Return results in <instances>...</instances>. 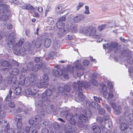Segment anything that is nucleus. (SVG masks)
<instances>
[{
    "label": "nucleus",
    "instance_id": "864d4df0",
    "mask_svg": "<svg viewBox=\"0 0 133 133\" xmlns=\"http://www.w3.org/2000/svg\"><path fill=\"white\" fill-rule=\"evenodd\" d=\"M121 107L120 106L117 107L116 108L114 109L115 110V112L117 115H119L120 113Z\"/></svg>",
    "mask_w": 133,
    "mask_h": 133
},
{
    "label": "nucleus",
    "instance_id": "774afa93",
    "mask_svg": "<svg viewBox=\"0 0 133 133\" xmlns=\"http://www.w3.org/2000/svg\"><path fill=\"white\" fill-rule=\"evenodd\" d=\"M30 30L28 29H26L25 30V34L28 37L30 36Z\"/></svg>",
    "mask_w": 133,
    "mask_h": 133
},
{
    "label": "nucleus",
    "instance_id": "393cba45",
    "mask_svg": "<svg viewBox=\"0 0 133 133\" xmlns=\"http://www.w3.org/2000/svg\"><path fill=\"white\" fill-rule=\"evenodd\" d=\"M75 64L74 65V67L76 70H79L82 69V67L81 63L79 62V61H76L75 62Z\"/></svg>",
    "mask_w": 133,
    "mask_h": 133
},
{
    "label": "nucleus",
    "instance_id": "f704fd0d",
    "mask_svg": "<svg viewBox=\"0 0 133 133\" xmlns=\"http://www.w3.org/2000/svg\"><path fill=\"white\" fill-rule=\"evenodd\" d=\"M120 129L123 131L127 129L128 127V125L126 123L122 122L120 124Z\"/></svg>",
    "mask_w": 133,
    "mask_h": 133
},
{
    "label": "nucleus",
    "instance_id": "6e6d98bb",
    "mask_svg": "<svg viewBox=\"0 0 133 133\" xmlns=\"http://www.w3.org/2000/svg\"><path fill=\"white\" fill-rule=\"evenodd\" d=\"M68 114V112L66 111H64L61 112L60 115L61 116L65 117Z\"/></svg>",
    "mask_w": 133,
    "mask_h": 133
},
{
    "label": "nucleus",
    "instance_id": "0e129e2a",
    "mask_svg": "<svg viewBox=\"0 0 133 133\" xmlns=\"http://www.w3.org/2000/svg\"><path fill=\"white\" fill-rule=\"evenodd\" d=\"M94 98L95 101L98 102L99 103L100 102V100H102V98L100 97L94 96Z\"/></svg>",
    "mask_w": 133,
    "mask_h": 133
},
{
    "label": "nucleus",
    "instance_id": "72a5a7b5",
    "mask_svg": "<svg viewBox=\"0 0 133 133\" xmlns=\"http://www.w3.org/2000/svg\"><path fill=\"white\" fill-rule=\"evenodd\" d=\"M12 82H13V84L12 86V88L14 89H15L17 88V82L16 81V77L12 78Z\"/></svg>",
    "mask_w": 133,
    "mask_h": 133
},
{
    "label": "nucleus",
    "instance_id": "9d476101",
    "mask_svg": "<svg viewBox=\"0 0 133 133\" xmlns=\"http://www.w3.org/2000/svg\"><path fill=\"white\" fill-rule=\"evenodd\" d=\"M53 72L54 73L55 76L59 77L63 74L64 78L66 79L68 78L67 72L65 71L64 70H62L61 68H58L56 70H54Z\"/></svg>",
    "mask_w": 133,
    "mask_h": 133
},
{
    "label": "nucleus",
    "instance_id": "6ab92c4d",
    "mask_svg": "<svg viewBox=\"0 0 133 133\" xmlns=\"http://www.w3.org/2000/svg\"><path fill=\"white\" fill-rule=\"evenodd\" d=\"M29 78L28 77L25 78L24 75H21L19 78V83L21 85H23L25 83V79H27V80H28L29 81Z\"/></svg>",
    "mask_w": 133,
    "mask_h": 133
},
{
    "label": "nucleus",
    "instance_id": "4be33fe9",
    "mask_svg": "<svg viewBox=\"0 0 133 133\" xmlns=\"http://www.w3.org/2000/svg\"><path fill=\"white\" fill-rule=\"evenodd\" d=\"M22 8L23 9H27L29 10H31L35 11V9L30 4H24L22 6Z\"/></svg>",
    "mask_w": 133,
    "mask_h": 133
},
{
    "label": "nucleus",
    "instance_id": "8fccbe9b",
    "mask_svg": "<svg viewBox=\"0 0 133 133\" xmlns=\"http://www.w3.org/2000/svg\"><path fill=\"white\" fill-rule=\"evenodd\" d=\"M6 113L5 111L3 110H0V118L2 119L4 117Z\"/></svg>",
    "mask_w": 133,
    "mask_h": 133
},
{
    "label": "nucleus",
    "instance_id": "412c9836",
    "mask_svg": "<svg viewBox=\"0 0 133 133\" xmlns=\"http://www.w3.org/2000/svg\"><path fill=\"white\" fill-rule=\"evenodd\" d=\"M73 125H68L66 127V129L65 131V133H73L75 132L76 130V129L74 128V129H72Z\"/></svg>",
    "mask_w": 133,
    "mask_h": 133
},
{
    "label": "nucleus",
    "instance_id": "052dcab7",
    "mask_svg": "<svg viewBox=\"0 0 133 133\" xmlns=\"http://www.w3.org/2000/svg\"><path fill=\"white\" fill-rule=\"evenodd\" d=\"M23 109L21 108L18 107L16 109L14 110V113H20L23 111Z\"/></svg>",
    "mask_w": 133,
    "mask_h": 133
},
{
    "label": "nucleus",
    "instance_id": "c9c22d12",
    "mask_svg": "<svg viewBox=\"0 0 133 133\" xmlns=\"http://www.w3.org/2000/svg\"><path fill=\"white\" fill-rule=\"evenodd\" d=\"M33 92L30 89H27L25 90L24 94L26 96L30 95H32Z\"/></svg>",
    "mask_w": 133,
    "mask_h": 133
},
{
    "label": "nucleus",
    "instance_id": "49530a36",
    "mask_svg": "<svg viewBox=\"0 0 133 133\" xmlns=\"http://www.w3.org/2000/svg\"><path fill=\"white\" fill-rule=\"evenodd\" d=\"M10 63H11V65L12 64H14L15 66H18V63L16 61L14 60L13 59H9Z\"/></svg>",
    "mask_w": 133,
    "mask_h": 133
},
{
    "label": "nucleus",
    "instance_id": "37998d69",
    "mask_svg": "<svg viewBox=\"0 0 133 133\" xmlns=\"http://www.w3.org/2000/svg\"><path fill=\"white\" fill-rule=\"evenodd\" d=\"M33 91L34 92L32 95L35 98H38L40 97L41 96V95H39L38 93L36 92V91H34V90H33Z\"/></svg>",
    "mask_w": 133,
    "mask_h": 133
},
{
    "label": "nucleus",
    "instance_id": "13d9d810",
    "mask_svg": "<svg viewBox=\"0 0 133 133\" xmlns=\"http://www.w3.org/2000/svg\"><path fill=\"white\" fill-rule=\"evenodd\" d=\"M57 90L58 92L61 93H63L64 92V87L63 88L62 87L59 86L58 87Z\"/></svg>",
    "mask_w": 133,
    "mask_h": 133
},
{
    "label": "nucleus",
    "instance_id": "603ef678",
    "mask_svg": "<svg viewBox=\"0 0 133 133\" xmlns=\"http://www.w3.org/2000/svg\"><path fill=\"white\" fill-rule=\"evenodd\" d=\"M46 95L48 96H50L52 95V90L49 89H47L46 90Z\"/></svg>",
    "mask_w": 133,
    "mask_h": 133
},
{
    "label": "nucleus",
    "instance_id": "6e6552de",
    "mask_svg": "<svg viewBox=\"0 0 133 133\" xmlns=\"http://www.w3.org/2000/svg\"><path fill=\"white\" fill-rule=\"evenodd\" d=\"M108 84L110 87V91L109 92H104L103 93V96L104 97L107 99H110L113 97L114 95L113 93L114 92V90L113 89V87L111 82H108Z\"/></svg>",
    "mask_w": 133,
    "mask_h": 133
},
{
    "label": "nucleus",
    "instance_id": "a18cd8bd",
    "mask_svg": "<svg viewBox=\"0 0 133 133\" xmlns=\"http://www.w3.org/2000/svg\"><path fill=\"white\" fill-rule=\"evenodd\" d=\"M10 69L9 68H3L1 69V71L3 74H6Z\"/></svg>",
    "mask_w": 133,
    "mask_h": 133
},
{
    "label": "nucleus",
    "instance_id": "4d7b16f0",
    "mask_svg": "<svg viewBox=\"0 0 133 133\" xmlns=\"http://www.w3.org/2000/svg\"><path fill=\"white\" fill-rule=\"evenodd\" d=\"M47 22L49 24H53L54 23L53 19L51 17L49 18H48Z\"/></svg>",
    "mask_w": 133,
    "mask_h": 133
},
{
    "label": "nucleus",
    "instance_id": "473e14b6",
    "mask_svg": "<svg viewBox=\"0 0 133 133\" xmlns=\"http://www.w3.org/2000/svg\"><path fill=\"white\" fill-rule=\"evenodd\" d=\"M41 122V125L42 127H44L48 126L49 124V122L46 119H45L42 121L41 120L39 122Z\"/></svg>",
    "mask_w": 133,
    "mask_h": 133
},
{
    "label": "nucleus",
    "instance_id": "20e7f679",
    "mask_svg": "<svg viewBox=\"0 0 133 133\" xmlns=\"http://www.w3.org/2000/svg\"><path fill=\"white\" fill-rule=\"evenodd\" d=\"M37 79L33 81V83L34 84L32 90L37 91V88H47L49 84L47 82H43L42 80H40V77H38Z\"/></svg>",
    "mask_w": 133,
    "mask_h": 133
},
{
    "label": "nucleus",
    "instance_id": "3c124183",
    "mask_svg": "<svg viewBox=\"0 0 133 133\" xmlns=\"http://www.w3.org/2000/svg\"><path fill=\"white\" fill-rule=\"evenodd\" d=\"M36 75L33 74H30V80L32 81V82L33 81H35L38 78L36 77Z\"/></svg>",
    "mask_w": 133,
    "mask_h": 133
},
{
    "label": "nucleus",
    "instance_id": "2f4dec72",
    "mask_svg": "<svg viewBox=\"0 0 133 133\" xmlns=\"http://www.w3.org/2000/svg\"><path fill=\"white\" fill-rule=\"evenodd\" d=\"M27 69L29 71H31L34 70V64L32 62H30L27 65Z\"/></svg>",
    "mask_w": 133,
    "mask_h": 133
},
{
    "label": "nucleus",
    "instance_id": "5701e85b",
    "mask_svg": "<svg viewBox=\"0 0 133 133\" xmlns=\"http://www.w3.org/2000/svg\"><path fill=\"white\" fill-rule=\"evenodd\" d=\"M91 129L94 133H100V129L99 127L97 125H92Z\"/></svg>",
    "mask_w": 133,
    "mask_h": 133
},
{
    "label": "nucleus",
    "instance_id": "2eb2a0df",
    "mask_svg": "<svg viewBox=\"0 0 133 133\" xmlns=\"http://www.w3.org/2000/svg\"><path fill=\"white\" fill-rule=\"evenodd\" d=\"M12 81V77H8L5 79H4L3 83V86L4 88H6L8 84H10Z\"/></svg>",
    "mask_w": 133,
    "mask_h": 133
},
{
    "label": "nucleus",
    "instance_id": "a878e982",
    "mask_svg": "<svg viewBox=\"0 0 133 133\" xmlns=\"http://www.w3.org/2000/svg\"><path fill=\"white\" fill-rule=\"evenodd\" d=\"M75 64L74 65V67L76 70H79L82 69V67L81 63L79 62V61H76L75 62Z\"/></svg>",
    "mask_w": 133,
    "mask_h": 133
},
{
    "label": "nucleus",
    "instance_id": "aec40b11",
    "mask_svg": "<svg viewBox=\"0 0 133 133\" xmlns=\"http://www.w3.org/2000/svg\"><path fill=\"white\" fill-rule=\"evenodd\" d=\"M68 32V31L66 29H60L58 32V35L59 37H61Z\"/></svg>",
    "mask_w": 133,
    "mask_h": 133
},
{
    "label": "nucleus",
    "instance_id": "a19ab883",
    "mask_svg": "<svg viewBox=\"0 0 133 133\" xmlns=\"http://www.w3.org/2000/svg\"><path fill=\"white\" fill-rule=\"evenodd\" d=\"M11 74L12 75H16L19 73V70L17 68H14L11 70Z\"/></svg>",
    "mask_w": 133,
    "mask_h": 133
},
{
    "label": "nucleus",
    "instance_id": "c85d7f7f",
    "mask_svg": "<svg viewBox=\"0 0 133 133\" xmlns=\"http://www.w3.org/2000/svg\"><path fill=\"white\" fill-rule=\"evenodd\" d=\"M104 123V126L107 128L109 129L112 127V124L111 121L106 120Z\"/></svg>",
    "mask_w": 133,
    "mask_h": 133
},
{
    "label": "nucleus",
    "instance_id": "e2e57ef3",
    "mask_svg": "<svg viewBox=\"0 0 133 133\" xmlns=\"http://www.w3.org/2000/svg\"><path fill=\"white\" fill-rule=\"evenodd\" d=\"M64 91L69 92L70 90V88L69 86L67 85H65L64 86Z\"/></svg>",
    "mask_w": 133,
    "mask_h": 133
},
{
    "label": "nucleus",
    "instance_id": "680f3d73",
    "mask_svg": "<svg viewBox=\"0 0 133 133\" xmlns=\"http://www.w3.org/2000/svg\"><path fill=\"white\" fill-rule=\"evenodd\" d=\"M103 106L107 109L108 111L110 112L111 111V108L109 106L106 104H104L103 105Z\"/></svg>",
    "mask_w": 133,
    "mask_h": 133
},
{
    "label": "nucleus",
    "instance_id": "09e8293b",
    "mask_svg": "<svg viewBox=\"0 0 133 133\" xmlns=\"http://www.w3.org/2000/svg\"><path fill=\"white\" fill-rule=\"evenodd\" d=\"M42 133H54L52 131H49L46 128H43L42 130Z\"/></svg>",
    "mask_w": 133,
    "mask_h": 133
},
{
    "label": "nucleus",
    "instance_id": "7ed1b4c3",
    "mask_svg": "<svg viewBox=\"0 0 133 133\" xmlns=\"http://www.w3.org/2000/svg\"><path fill=\"white\" fill-rule=\"evenodd\" d=\"M9 6L6 4H3L0 1V15H2L1 19L3 21H5L10 14V11L8 9Z\"/></svg>",
    "mask_w": 133,
    "mask_h": 133
},
{
    "label": "nucleus",
    "instance_id": "423d86ee",
    "mask_svg": "<svg viewBox=\"0 0 133 133\" xmlns=\"http://www.w3.org/2000/svg\"><path fill=\"white\" fill-rule=\"evenodd\" d=\"M118 46L117 43L115 42H112L109 43L108 42L106 44L103 45V48L106 49L108 48L110 50H114L115 53H116L119 51L121 48L120 46Z\"/></svg>",
    "mask_w": 133,
    "mask_h": 133
},
{
    "label": "nucleus",
    "instance_id": "bf43d9fd",
    "mask_svg": "<svg viewBox=\"0 0 133 133\" xmlns=\"http://www.w3.org/2000/svg\"><path fill=\"white\" fill-rule=\"evenodd\" d=\"M62 5H58L55 9V10L57 12L60 11L62 9Z\"/></svg>",
    "mask_w": 133,
    "mask_h": 133
},
{
    "label": "nucleus",
    "instance_id": "b1692460",
    "mask_svg": "<svg viewBox=\"0 0 133 133\" xmlns=\"http://www.w3.org/2000/svg\"><path fill=\"white\" fill-rule=\"evenodd\" d=\"M1 64L2 66L8 67L10 69H11L12 67L11 63H10L9 60L8 61H4L2 62Z\"/></svg>",
    "mask_w": 133,
    "mask_h": 133
},
{
    "label": "nucleus",
    "instance_id": "5fc2aeb1",
    "mask_svg": "<svg viewBox=\"0 0 133 133\" xmlns=\"http://www.w3.org/2000/svg\"><path fill=\"white\" fill-rule=\"evenodd\" d=\"M124 53L125 56L127 57H129L130 56V52L128 49H127L125 51Z\"/></svg>",
    "mask_w": 133,
    "mask_h": 133
},
{
    "label": "nucleus",
    "instance_id": "ddd939ff",
    "mask_svg": "<svg viewBox=\"0 0 133 133\" xmlns=\"http://www.w3.org/2000/svg\"><path fill=\"white\" fill-rule=\"evenodd\" d=\"M66 29L68 31V32H70L73 33L76 32L78 30L77 27L71 23L68 24V25L67 26Z\"/></svg>",
    "mask_w": 133,
    "mask_h": 133
},
{
    "label": "nucleus",
    "instance_id": "58836bf2",
    "mask_svg": "<svg viewBox=\"0 0 133 133\" xmlns=\"http://www.w3.org/2000/svg\"><path fill=\"white\" fill-rule=\"evenodd\" d=\"M85 117H86L87 119V120L86 121H83V122H87L88 121V117H91L92 116V114L90 110H88L87 111L85 114V115H84L83 114H82Z\"/></svg>",
    "mask_w": 133,
    "mask_h": 133
},
{
    "label": "nucleus",
    "instance_id": "f3484780",
    "mask_svg": "<svg viewBox=\"0 0 133 133\" xmlns=\"http://www.w3.org/2000/svg\"><path fill=\"white\" fill-rule=\"evenodd\" d=\"M41 42L39 39H37L36 41H33L32 42V48H34L35 46L39 48L41 45Z\"/></svg>",
    "mask_w": 133,
    "mask_h": 133
},
{
    "label": "nucleus",
    "instance_id": "39448f33",
    "mask_svg": "<svg viewBox=\"0 0 133 133\" xmlns=\"http://www.w3.org/2000/svg\"><path fill=\"white\" fill-rule=\"evenodd\" d=\"M24 42V39H20L17 44L16 43V45L15 43L14 44V46L12 48H14V53L15 54L17 55H21L22 56L25 55L23 50V48H19Z\"/></svg>",
    "mask_w": 133,
    "mask_h": 133
},
{
    "label": "nucleus",
    "instance_id": "9b49d317",
    "mask_svg": "<svg viewBox=\"0 0 133 133\" xmlns=\"http://www.w3.org/2000/svg\"><path fill=\"white\" fill-rule=\"evenodd\" d=\"M124 109L126 111L123 113V116H127L129 115V117L130 120L129 124L133 126V113L130 114H128V112H129L130 110V109L128 107L125 106L124 107Z\"/></svg>",
    "mask_w": 133,
    "mask_h": 133
},
{
    "label": "nucleus",
    "instance_id": "e433bc0d",
    "mask_svg": "<svg viewBox=\"0 0 133 133\" xmlns=\"http://www.w3.org/2000/svg\"><path fill=\"white\" fill-rule=\"evenodd\" d=\"M48 96L45 93L43 94L42 96V100L43 101L49 102L50 101V99Z\"/></svg>",
    "mask_w": 133,
    "mask_h": 133
},
{
    "label": "nucleus",
    "instance_id": "0eeeda50",
    "mask_svg": "<svg viewBox=\"0 0 133 133\" xmlns=\"http://www.w3.org/2000/svg\"><path fill=\"white\" fill-rule=\"evenodd\" d=\"M15 33H12L6 39L7 41V46L9 50H11L14 46V44L15 43L14 38L15 36Z\"/></svg>",
    "mask_w": 133,
    "mask_h": 133
},
{
    "label": "nucleus",
    "instance_id": "cd10ccee",
    "mask_svg": "<svg viewBox=\"0 0 133 133\" xmlns=\"http://www.w3.org/2000/svg\"><path fill=\"white\" fill-rule=\"evenodd\" d=\"M56 27L60 29H65L64 28V24L63 22H61L60 21H58L56 24Z\"/></svg>",
    "mask_w": 133,
    "mask_h": 133
},
{
    "label": "nucleus",
    "instance_id": "c03bdc74",
    "mask_svg": "<svg viewBox=\"0 0 133 133\" xmlns=\"http://www.w3.org/2000/svg\"><path fill=\"white\" fill-rule=\"evenodd\" d=\"M107 24H103L98 26V29L99 31H101L105 28H108Z\"/></svg>",
    "mask_w": 133,
    "mask_h": 133
},
{
    "label": "nucleus",
    "instance_id": "f8f14e48",
    "mask_svg": "<svg viewBox=\"0 0 133 133\" xmlns=\"http://www.w3.org/2000/svg\"><path fill=\"white\" fill-rule=\"evenodd\" d=\"M9 125L6 124L5 126H2V129L1 130L0 133H14V131L11 128L9 129Z\"/></svg>",
    "mask_w": 133,
    "mask_h": 133
},
{
    "label": "nucleus",
    "instance_id": "7c9ffc66",
    "mask_svg": "<svg viewBox=\"0 0 133 133\" xmlns=\"http://www.w3.org/2000/svg\"><path fill=\"white\" fill-rule=\"evenodd\" d=\"M51 43V41L50 39L47 38L45 39L44 44V46L46 48L49 47Z\"/></svg>",
    "mask_w": 133,
    "mask_h": 133
},
{
    "label": "nucleus",
    "instance_id": "1a4fd4ad",
    "mask_svg": "<svg viewBox=\"0 0 133 133\" xmlns=\"http://www.w3.org/2000/svg\"><path fill=\"white\" fill-rule=\"evenodd\" d=\"M41 118L38 115H36L35 116V121L32 119H30L29 121V123L30 125H32L33 126H34L37 129H40L39 124L38 123L36 122H39L41 120Z\"/></svg>",
    "mask_w": 133,
    "mask_h": 133
},
{
    "label": "nucleus",
    "instance_id": "bb28decb",
    "mask_svg": "<svg viewBox=\"0 0 133 133\" xmlns=\"http://www.w3.org/2000/svg\"><path fill=\"white\" fill-rule=\"evenodd\" d=\"M23 116L22 114H18L16 115L14 117L15 122L22 121L23 119Z\"/></svg>",
    "mask_w": 133,
    "mask_h": 133
},
{
    "label": "nucleus",
    "instance_id": "de8ad7c7",
    "mask_svg": "<svg viewBox=\"0 0 133 133\" xmlns=\"http://www.w3.org/2000/svg\"><path fill=\"white\" fill-rule=\"evenodd\" d=\"M92 106L96 109H99L100 108V105L98 103L95 102H92Z\"/></svg>",
    "mask_w": 133,
    "mask_h": 133
},
{
    "label": "nucleus",
    "instance_id": "ea45409f",
    "mask_svg": "<svg viewBox=\"0 0 133 133\" xmlns=\"http://www.w3.org/2000/svg\"><path fill=\"white\" fill-rule=\"evenodd\" d=\"M49 33H45L42 35L41 36V38L42 40H45L47 38H48V37L50 35Z\"/></svg>",
    "mask_w": 133,
    "mask_h": 133
},
{
    "label": "nucleus",
    "instance_id": "f257e3e1",
    "mask_svg": "<svg viewBox=\"0 0 133 133\" xmlns=\"http://www.w3.org/2000/svg\"><path fill=\"white\" fill-rule=\"evenodd\" d=\"M90 84L89 82H87L86 84H84V82L83 81H78L77 83L74 82L73 84L74 90L76 92L79 93L78 97L76 98V100L77 102H79L82 101L85 99L84 95L83 94L82 87L84 86L87 88L90 86Z\"/></svg>",
    "mask_w": 133,
    "mask_h": 133
},
{
    "label": "nucleus",
    "instance_id": "4468645a",
    "mask_svg": "<svg viewBox=\"0 0 133 133\" xmlns=\"http://www.w3.org/2000/svg\"><path fill=\"white\" fill-rule=\"evenodd\" d=\"M23 48V50L24 51L25 54H26V51H29L31 49L32 45H30V43L29 42H26L23 45V46L22 47Z\"/></svg>",
    "mask_w": 133,
    "mask_h": 133
},
{
    "label": "nucleus",
    "instance_id": "338daca9",
    "mask_svg": "<svg viewBox=\"0 0 133 133\" xmlns=\"http://www.w3.org/2000/svg\"><path fill=\"white\" fill-rule=\"evenodd\" d=\"M54 55V52H52L49 54L48 57L49 59H52L53 58Z\"/></svg>",
    "mask_w": 133,
    "mask_h": 133
},
{
    "label": "nucleus",
    "instance_id": "79ce46f5",
    "mask_svg": "<svg viewBox=\"0 0 133 133\" xmlns=\"http://www.w3.org/2000/svg\"><path fill=\"white\" fill-rule=\"evenodd\" d=\"M21 91V88L20 87H18L15 89V92L16 95H20Z\"/></svg>",
    "mask_w": 133,
    "mask_h": 133
},
{
    "label": "nucleus",
    "instance_id": "dca6fc26",
    "mask_svg": "<svg viewBox=\"0 0 133 133\" xmlns=\"http://www.w3.org/2000/svg\"><path fill=\"white\" fill-rule=\"evenodd\" d=\"M84 18L83 15L82 14H78L74 17L73 21L75 23H77L83 20Z\"/></svg>",
    "mask_w": 133,
    "mask_h": 133
},
{
    "label": "nucleus",
    "instance_id": "4c0bfd02",
    "mask_svg": "<svg viewBox=\"0 0 133 133\" xmlns=\"http://www.w3.org/2000/svg\"><path fill=\"white\" fill-rule=\"evenodd\" d=\"M59 42L58 41H55L53 43V47L55 49H57L59 47Z\"/></svg>",
    "mask_w": 133,
    "mask_h": 133
},
{
    "label": "nucleus",
    "instance_id": "69168bd1",
    "mask_svg": "<svg viewBox=\"0 0 133 133\" xmlns=\"http://www.w3.org/2000/svg\"><path fill=\"white\" fill-rule=\"evenodd\" d=\"M33 128V127L32 126H30V127L27 126L26 127L25 131L26 132H29L31 129H32Z\"/></svg>",
    "mask_w": 133,
    "mask_h": 133
},
{
    "label": "nucleus",
    "instance_id": "a211bd4d",
    "mask_svg": "<svg viewBox=\"0 0 133 133\" xmlns=\"http://www.w3.org/2000/svg\"><path fill=\"white\" fill-rule=\"evenodd\" d=\"M83 32L85 34L89 33L90 35L94 36L95 35L96 31L94 29L90 30L89 28H85L83 29Z\"/></svg>",
    "mask_w": 133,
    "mask_h": 133
},
{
    "label": "nucleus",
    "instance_id": "f03ea898",
    "mask_svg": "<svg viewBox=\"0 0 133 133\" xmlns=\"http://www.w3.org/2000/svg\"><path fill=\"white\" fill-rule=\"evenodd\" d=\"M66 119L69 121L70 125H74L75 127V125L76 123V121L79 120L83 121H86L87 120V118L85 117L83 115H81L79 116L77 115H75L74 116L70 114H68L66 117Z\"/></svg>",
    "mask_w": 133,
    "mask_h": 133
},
{
    "label": "nucleus",
    "instance_id": "c756f323",
    "mask_svg": "<svg viewBox=\"0 0 133 133\" xmlns=\"http://www.w3.org/2000/svg\"><path fill=\"white\" fill-rule=\"evenodd\" d=\"M45 63H43L41 64H37L35 65V66L34 67V71H37L41 67H43L45 66Z\"/></svg>",
    "mask_w": 133,
    "mask_h": 133
}]
</instances>
